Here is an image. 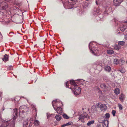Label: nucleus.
<instances>
[{
  "instance_id": "864d4df0",
  "label": "nucleus",
  "mask_w": 127,
  "mask_h": 127,
  "mask_svg": "<svg viewBox=\"0 0 127 127\" xmlns=\"http://www.w3.org/2000/svg\"><path fill=\"white\" fill-rule=\"evenodd\" d=\"M125 23H127V21H126L125 22Z\"/></svg>"
},
{
  "instance_id": "f704fd0d",
  "label": "nucleus",
  "mask_w": 127,
  "mask_h": 127,
  "mask_svg": "<svg viewBox=\"0 0 127 127\" xmlns=\"http://www.w3.org/2000/svg\"><path fill=\"white\" fill-rule=\"evenodd\" d=\"M119 60L117 59H115L114 60V64H117L118 63Z\"/></svg>"
},
{
  "instance_id": "2eb2a0df",
  "label": "nucleus",
  "mask_w": 127,
  "mask_h": 127,
  "mask_svg": "<svg viewBox=\"0 0 127 127\" xmlns=\"http://www.w3.org/2000/svg\"><path fill=\"white\" fill-rule=\"evenodd\" d=\"M104 69L106 71L109 72H110L111 70L110 67L108 65L105 66L104 67Z\"/></svg>"
},
{
  "instance_id": "ddd939ff",
  "label": "nucleus",
  "mask_w": 127,
  "mask_h": 127,
  "mask_svg": "<svg viewBox=\"0 0 127 127\" xmlns=\"http://www.w3.org/2000/svg\"><path fill=\"white\" fill-rule=\"evenodd\" d=\"M91 112L92 113H94L96 112V107L95 105L92 106L91 108Z\"/></svg>"
},
{
  "instance_id": "b1692460",
  "label": "nucleus",
  "mask_w": 127,
  "mask_h": 127,
  "mask_svg": "<svg viewBox=\"0 0 127 127\" xmlns=\"http://www.w3.org/2000/svg\"><path fill=\"white\" fill-rule=\"evenodd\" d=\"M95 10L96 11L94 12H93V14L95 15L97 14L100 12V10L98 9H95Z\"/></svg>"
},
{
  "instance_id": "9b49d317",
  "label": "nucleus",
  "mask_w": 127,
  "mask_h": 127,
  "mask_svg": "<svg viewBox=\"0 0 127 127\" xmlns=\"http://www.w3.org/2000/svg\"><path fill=\"white\" fill-rule=\"evenodd\" d=\"M108 122L107 120H104L102 124L103 127H108Z\"/></svg>"
},
{
  "instance_id": "aec40b11",
  "label": "nucleus",
  "mask_w": 127,
  "mask_h": 127,
  "mask_svg": "<svg viewBox=\"0 0 127 127\" xmlns=\"http://www.w3.org/2000/svg\"><path fill=\"white\" fill-rule=\"evenodd\" d=\"M72 122H69L68 123L64 124L61 126V127H64L66 126H68L72 124Z\"/></svg>"
},
{
  "instance_id": "09e8293b",
  "label": "nucleus",
  "mask_w": 127,
  "mask_h": 127,
  "mask_svg": "<svg viewBox=\"0 0 127 127\" xmlns=\"http://www.w3.org/2000/svg\"><path fill=\"white\" fill-rule=\"evenodd\" d=\"M15 100L16 101H18V100H16V97L15 98Z\"/></svg>"
},
{
  "instance_id": "6e6d98bb",
  "label": "nucleus",
  "mask_w": 127,
  "mask_h": 127,
  "mask_svg": "<svg viewBox=\"0 0 127 127\" xmlns=\"http://www.w3.org/2000/svg\"><path fill=\"white\" fill-rule=\"evenodd\" d=\"M70 88L71 89H72V88L71 87H70Z\"/></svg>"
},
{
  "instance_id": "13d9d810",
  "label": "nucleus",
  "mask_w": 127,
  "mask_h": 127,
  "mask_svg": "<svg viewBox=\"0 0 127 127\" xmlns=\"http://www.w3.org/2000/svg\"><path fill=\"white\" fill-rule=\"evenodd\" d=\"M0 96H1L0 95Z\"/></svg>"
},
{
  "instance_id": "412c9836",
  "label": "nucleus",
  "mask_w": 127,
  "mask_h": 127,
  "mask_svg": "<svg viewBox=\"0 0 127 127\" xmlns=\"http://www.w3.org/2000/svg\"><path fill=\"white\" fill-rule=\"evenodd\" d=\"M55 118L57 120L60 121L61 119V116L56 115L55 117Z\"/></svg>"
},
{
  "instance_id": "7ed1b4c3",
  "label": "nucleus",
  "mask_w": 127,
  "mask_h": 127,
  "mask_svg": "<svg viewBox=\"0 0 127 127\" xmlns=\"http://www.w3.org/2000/svg\"><path fill=\"white\" fill-rule=\"evenodd\" d=\"M92 42H90L89 45V47L90 51L94 55L97 56V55L96 54L98 53H99V51L98 50H95L94 48L92 47Z\"/></svg>"
},
{
  "instance_id": "e433bc0d",
  "label": "nucleus",
  "mask_w": 127,
  "mask_h": 127,
  "mask_svg": "<svg viewBox=\"0 0 127 127\" xmlns=\"http://www.w3.org/2000/svg\"><path fill=\"white\" fill-rule=\"evenodd\" d=\"M53 114H50L49 113H47V118L48 119H49V118L50 117L52 116L53 115Z\"/></svg>"
},
{
  "instance_id": "6ab92c4d",
  "label": "nucleus",
  "mask_w": 127,
  "mask_h": 127,
  "mask_svg": "<svg viewBox=\"0 0 127 127\" xmlns=\"http://www.w3.org/2000/svg\"><path fill=\"white\" fill-rule=\"evenodd\" d=\"M8 55L7 54H5L4 56V57L2 58V60L3 61H5L8 60Z\"/></svg>"
},
{
  "instance_id": "f3484780",
  "label": "nucleus",
  "mask_w": 127,
  "mask_h": 127,
  "mask_svg": "<svg viewBox=\"0 0 127 127\" xmlns=\"http://www.w3.org/2000/svg\"><path fill=\"white\" fill-rule=\"evenodd\" d=\"M70 84L73 86V87H75L76 86H77L76 83L73 80H72L70 81Z\"/></svg>"
},
{
  "instance_id": "f03ea898",
  "label": "nucleus",
  "mask_w": 127,
  "mask_h": 127,
  "mask_svg": "<svg viewBox=\"0 0 127 127\" xmlns=\"http://www.w3.org/2000/svg\"><path fill=\"white\" fill-rule=\"evenodd\" d=\"M28 108L26 106H21L19 108V113L20 114L25 113L27 114L28 113Z\"/></svg>"
},
{
  "instance_id": "9d476101",
  "label": "nucleus",
  "mask_w": 127,
  "mask_h": 127,
  "mask_svg": "<svg viewBox=\"0 0 127 127\" xmlns=\"http://www.w3.org/2000/svg\"><path fill=\"white\" fill-rule=\"evenodd\" d=\"M100 108L102 111H105L107 108V106L104 104H101Z\"/></svg>"
},
{
  "instance_id": "4c0bfd02",
  "label": "nucleus",
  "mask_w": 127,
  "mask_h": 127,
  "mask_svg": "<svg viewBox=\"0 0 127 127\" xmlns=\"http://www.w3.org/2000/svg\"><path fill=\"white\" fill-rule=\"evenodd\" d=\"M118 107H119L120 110H122L123 109V106L122 105L120 104H118Z\"/></svg>"
},
{
  "instance_id": "f257e3e1",
  "label": "nucleus",
  "mask_w": 127,
  "mask_h": 127,
  "mask_svg": "<svg viewBox=\"0 0 127 127\" xmlns=\"http://www.w3.org/2000/svg\"><path fill=\"white\" fill-rule=\"evenodd\" d=\"M14 112L13 114V119L12 121L11 124L9 126V127H14L15 120L17 117L18 110L17 108L14 109Z\"/></svg>"
},
{
  "instance_id": "37998d69",
  "label": "nucleus",
  "mask_w": 127,
  "mask_h": 127,
  "mask_svg": "<svg viewBox=\"0 0 127 127\" xmlns=\"http://www.w3.org/2000/svg\"><path fill=\"white\" fill-rule=\"evenodd\" d=\"M125 38L126 40H127V34L125 35Z\"/></svg>"
},
{
  "instance_id": "20e7f679",
  "label": "nucleus",
  "mask_w": 127,
  "mask_h": 127,
  "mask_svg": "<svg viewBox=\"0 0 127 127\" xmlns=\"http://www.w3.org/2000/svg\"><path fill=\"white\" fill-rule=\"evenodd\" d=\"M72 89L74 94L75 95H78L80 94L81 92V89L80 88L77 87V85L75 87H73Z\"/></svg>"
},
{
  "instance_id": "a878e982",
  "label": "nucleus",
  "mask_w": 127,
  "mask_h": 127,
  "mask_svg": "<svg viewBox=\"0 0 127 127\" xmlns=\"http://www.w3.org/2000/svg\"><path fill=\"white\" fill-rule=\"evenodd\" d=\"M34 124L35 125L38 126L39 124V122L38 121L36 120L34 121Z\"/></svg>"
},
{
  "instance_id": "5701e85b",
  "label": "nucleus",
  "mask_w": 127,
  "mask_h": 127,
  "mask_svg": "<svg viewBox=\"0 0 127 127\" xmlns=\"http://www.w3.org/2000/svg\"><path fill=\"white\" fill-rule=\"evenodd\" d=\"M120 91L118 88H116L114 90V93L116 95L119 94L120 93Z\"/></svg>"
},
{
  "instance_id": "603ef678",
  "label": "nucleus",
  "mask_w": 127,
  "mask_h": 127,
  "mask_svg": "<svg viewBox=\"0 0 127 127\" xmlns=\"http://www.w3.org/2000/svg\"><path fill=\"white\" fill-rule=\"evenodd\" d=\"M5 1H8V0H4Z\"/></svg>"
},
{
  "instance_id": "72a5a7b5",
  "label": "nucleus",
  "mask_w": 127,
  "mask_h": 127,
  "mask_svg": "<svg viewBox=\"0 0 127 127\" xmlns=\"http://www.w3.org/2000/svg\"><path fill=\"white\" fill-rule=\"evenodd\" d=\"M28 123L27 121H25L24 123L23 127H28Z\"/></svg>"
},
{
  "instance_id": "c03bdc74",
  "label": "nucleus",
  "mask_w": 127,
  "mask_h": 127,
  "mask_svg": "<svg viewBox=\"0 0 127 127\" xmlns=\"http://www.w3.org/2000/svg\"><path fill=\"white\" fill-rule=\"evenodd\" d=\"M119 71H120L122 73H124V72L123 71V69H122L121 70H119Z\"/></svg>"
},
{
  "instance_id": "4be33fe9",
  "label": "nucleus",
  "mask_w": 127,
  "mask_h": 127,
  "mask_svg": "<svg viewBox=\"0 0 127 127\" xmlns=\"http://www.w3.org/2000/svg\"><path fill=\"white\" fill-rule=\"evenodd\" d=\"M124 95L122 94L120 95L119 97V99L122 102H123V99L124 98Z\"/></svg>"
},
{
  "instance_id": "39448f33",
  "label": "nucleus",
  "mask_w": 127,
  "mask_h": 127,
  "mask_svg": "<svg viewBox=\"0 0 127 127\" xmlns=\"http://www.w3.org/2000/svg\"><path fill=\"white\" fill-rule=\"evenodd\" d=\"M9 121H5L0 118V127H6L8 126Z\"/></svg>"
},
{
  "instance_id": "5fc2aeb1",
  "label": "nucleus",
  "mask_w": 127,
  "mask_h": 127,
  "mask_svg": "<svg viewBox=\"0 0 127 127\" xmlns=\"http://www.w3.org/2000/svg\"><path fill=\"white\" fill-rule=\"evenodd\" d=\"M120 33V32H118V34L119 33Z\"/></svg>"
},
{
  "instance_id": "ea45409f",
  "label": "nucleus",
  "mask_w": 127,
  "mask_h": 127,
  "mask_svg": "<svg viewBox=\"0 0 127 127\" xmlns=\"http://www.w3.org/2000/svg\"><path fill=\"white\" fill-rule=\"evenodd\" d=\"M83 115L84 116V118L87 117L88 116V114L86 113H84L83 115Z\"/></svg>"
},
{
  "instance_id": "c85d7f7f",
  "label": "nucleus",
  "mask_w": 127,
  "mask_h": 127,
  "mask_svg": "<svg viewBox=\"0 0 127 127\" xmlns=\"http://www.w3.org/2000/svg\"><path fill=\"white\" fill-rule=\"evenodd\" d=\"M107 53L108 54H113V51L111 50H109L107 51Z\"/></svg>"
},
{
  "instance_id": "7c9ffc66",
  "label": "nucleus",
  "mask_w": 127,
  "mask_h": 127,
  "mask_svg": "<svg viewBox=\"0 0 127 127\" xmlns=\"http://www.w3.org/2000/svg\"><path fill=\"white\" fill-rule=\"evenodd\" d=\"M110 117V115L109 113L106 114L104 115V117L106 119H109Z\"/></svg>"
},
{
  "instance_id": "de8ad7c7",
  "label": "nucleus",
  "mask_w": 127,
  "mask_h": 127,
  "mask_svg": "<svg viewBox=\"0 0 127 127\" xmlns=\"http://www.w3.org/2000/svg\"><path fill=\"white\" fill-rule=\"evenodd\" d=\"M100 103H98V104H97V106H99V105H100Z\"/></svg>"
},
{
  "instance_id": "3c124183",
  "label": "nucleus",
  "mask_w": 127,
  "mask_h": 127,
  "mask_svg": "<svg viewBox=\"0 0 127 127\" xmlns=\"http://www.w3.org/2000/svg\"><path fill=\"white\" fill-rule=\"evenodd\" d=\"M96 4H97V1H96Z\"/></svg>"
},
{
  "instance_id": "0eeeda50",
  "label": "nucleus",
  "mask_w": 127,
  "mask_h": 127,
  "mask_svg": "<svg viewBox=\"0 0 127 127\" xmlns=\"http://www.w3.org/2000/svg\"><path fill=\"white\" fill-rule=\"evenodd\" d=\"M105 8V11L104 12V13L105 14L109 13L112 11V8L110 7V6L109 5L107 6Z\"/></svg>"
},
{
  "instance_id": "393cba45",
  "label": "nucleus",
  "mask_w": 127,
  "mask_h": 127,
  "mask_svg": "<svg viewBox=\"0 0 127 127\" xmlns=\"http://www.w3.org/2000/svg\"><path fill=\"white\" fill-rule=\"evenodd\" d=\"M101 88L103 89H106L107 88V86L106 85L104 84H102L100 85Z\"/></svg>"
},
{
  "instance_id": "8fccbe9b",
  "label": "nucleus",
  "mask_w": 127,
  "mask_h": 127,
  "mask_svg": "<svg viewBox=\"0 0 127 127\" xmlns=\"http://www.w3.org/2000/svg\"><path fill=\"white\" fill-rule=\"evenodd\" d=\"M4 110V108H3L2 109V111H3Z\"/></svg>"
},
{
  "instance_id": "4468645a",
  "label": "nucleus",
  "mask_w": 127,
  "mask_h": 127,
  "mask_svg": "<svg viewBox=\"0 0 127 127\" xmlns=\"http://www.w3.org/2000/svg\"><path fill=\"white\" fill-rule=\"evenodd\" d=\"M120 29L122 32H123L125 30L127 31V27L126 26L123 25L121 27Z\"/></svg>"
},
{
  "instance_id": "49530a36",
  "label": "nucleus",
  "mask_w": 127,
  "mask_h": 127,
  "mask_svg": "<svg viewBox=\"0 0 127 127\" xmlns=\"http://www.w3.org/2000/svg\"><path fill=\"white\" fill-rule=\"evenodd\" d=\"M64 6L66 5V3L64 4Z\"/></svg>"
},
{
  "instance_id": "a19ab883",
  "label": "nucleus",
  "mask_w": 127,
  "mask_h": 127,
  "mask_svg": "<svg viewBox=\"0 0 127 127\" xmlns=\"http://www.w3.org/2000/svg\"><path fill=\"white\" fill-rule=\"evenodd\" d=\"M8 70H12L13 69V67L12 66H9L8 68Z\"/></svg>"
},
{
  "instance_id": "473e14b6",
  "label": "nucleus",
  "mask_w": 127,
  "mask_h": 127,
  "mask_svg": "<svg viewBox=\"0 0 127 127\" xmlns=\"http://www.w3.org/2000/svg\"><path fill=\"white\" fill-rule=\"evenodd\" d=\"M63 117L65 119H68L69 118V117L65 114H64L63 115Z\"/></svg>"
},
{
  "instance_id": "4d7b16f0",
  "label": "nucleus",
  "mask_w": 127,
  "mask_h": 127,
  "mask_svg": "<svg viewBox=\"0 0 127 127\" xmlns=\"http://www.w3.org/2000/svg\"><path fill=\"white\" fill-rule=\"evenodd\" d=\"M33 107H34V106H33Z\"/></svg>"
},
{
  "instance_id": "a211bd4d",
  "label": "nucleus",
  "mask_w": 127,
  "mask_h": 127,
  "mask_svg": "<svg viewBox=\"0 0 127 127\" xmlns=\"http://www.w3.org/2000/svg\"><path fill=\"white\" fill-rule=\"evenodd\" d=\"M125 63V61L122 59H120L118 61V64L120 65L123 64Z\"/></svg>"
},
{
  "instance_id": "cd10ccee",
  "label": "nucleus",
  "mask_w": 127,
  "mask_h": 127,
  "mask_svg": "<svg viewBox=\"0 0 127 127\" xmlns=\"http://www.w3.org/2000/svg\"><path fill=\"white\" fill-rule=\"evenodd\" d=\"M95 89L96 91H97L99 93H102L101 91L99 89V88L97 87H96L95 88Z\"/></svg>"
},
{
  "instance_id": "c9c22d12",
  "label": "nucleus",
  "mask_w": 127,
  "mask_h": 127,
  "mask_svg": "<svg viewBox=\"0 0 127 127\" xmlns=\"http://www.w3.org/2000/svg\"><path fill=\"white\" fill-rule=\"evenodd\" d=\"M125 42L123 41H120L119 42L118 44V45H123L124 44Z\"/></svg>"
},
{
  "instance_id": "6e6552de",
  "label": "nucleus",
  "mask_w": 127,
  "mask_h": 127,
  "mask_svg": "<svg viewBox=\"0 0 127 127\" xmlns=\"http://www.w3.org/2000/svg\"><path fill=\"white\" fill-rule=\"evenodd\" d=\"M77 2V0H68V6H72L76 4Z\"/></svg>"
},
{
  "instance_id": "423d86ee",
  "label": "nucleus",
  "mask_w": 127,
  "mask_h": 127,
  "mask_svg": "<svg viewBox=\"0 0 127 127\" xmlns=\"http://www.w3.org/2000/svg\"><path fill=\"white\" fill-rule=\"evenodd\" d=\"M55 105L53 104V107L54 109L58 114L60 115L62 114L63 113L62 108L60 107H58L56 109V107H55Z\"/></svg>"
},
{
  "instance_id": "c756f323",
  "label": "nucleus",
  "mask_w": 127,
  "mask_h": 127,
  "mask_svg": "<svg viewBox=\"0 0 127 127\" xmlns=\"http://www.w3.org/2000/svg\"><path fill=\"white\" fill-rule=\"evenodd\" d=\"M94 120H92L91 121L87 123V125L88 126H90L92 124H94Z\"/></svg>"
},
{
  "instance_id": "2f4dec72",
  "label": "nucleus",
  "mask_w": 127,
  "mask_h": 127,
  "mask_svg": "<svg viewBox=\"0 0 127 127\" xmlns=\"http://www.w3.org/2000/svg\"><path fill=\"white\" fill-rule=\"evenodd\" d=\"M114 48L115 49L119 50L121 48V47L119 45H115L114 46Z\"/></svg>"
},
{
  "instance_id": "58836bf2",
  "label": "nucleus",
  "mask_w": 127,
  "mask_h": 127,
  "mask_svg": "<svg viewBox=\"0 0 127 127\" xmlns=\"http://www.w3.org/2000/svg\"><path fill=\"white\" fill-rule=\"evenodd\" d=\"M116 111L115 110H113L112 111V114L114 116L115 115V114L116 113Z\"/></svg>"
},
{
  "instance_id": "f8f14e48",
  "label": "nucleus",
  "mask_w": 127,
  "mask_h": 127,
  "mask_svg": "<svg viewBox=\"0 0 127 127\" xmlns=\"http://www.w3.org/2000/svg\"><path fill=\"white\" fill-rule=\"evenodd\" d=\"M60 102H59L58 101V100L57 99L55 100H54L52 102V105L53 106V104L54 105H55V107H56H56H57L58 105V104Z\"/></svg>"
},
{
  "instance_id": "a18cd8bd",
  "label": "nucleus",
  "mask_w": 127,
  "mask_h": 127,
  "mask_svg": "<svg viewBox=\"0 0 127 127\" xmlns=\"http://www.w3.org/2000/svg\"><path fill=\"white\" fill-rule=\"evenodd\" d=\"M9 34H11V35H12V34H14V33H13V32H10L9 33Z\"/></svg>"
},
{
  "instance_id": "1a4fd4ad",
  "label": "nucleus",
  "mask_w": 127,
  "mask_h": 127,
  "mask_svg": "<svg viewBox=\"0 0 127 127\" xmlns=\"http://www.w3.org/2000/svg\"><path fill=\"white\" fill-rule=\"evenodd\" d=\"M122 1V0H113V3L114 5L118 6L120 5Z\"/></svg>"
},
{
  "instance_id": "bb28decb",
  "label": "nucleus",
  "mask_w": 127,
  "mask_h": 127,
  "mask_svg": "<svg viewBox=\"0 0 127 127\" xmlns=\"http://www.w3.org/2000/svg\"><path fill=\"white\" fill-rule=\"evenodd\" d=\"M8 6L7 4L6 3H5L4 5L2 7V9L3 10H5L6 8L8 7Z\"/></svg>"
},
{
  "instance_id": "79ce46f5",
  "label": "nucleus",
  "mask_w": 127,
  "mask_h": 127,
  "mask_svg": "<svg viewBox=\"0 0 127 127\" xmlns=\"http://www.w3.org/2000/svg\"><path fill=\"white\" fill-rule=\"evenodd\" d=\"M65 85H66V87H67V88L69 87H68L69 84H68V81L67 82H66Z\"/></svg>"
},
{
  "instance_id": "dca6fc26",
  "label": "nucleus",
  "mask_w": 127,
  "mask_h": 127,
  "mask_svg": "<svg viewBox=\"0 0 127 127\" xmlns=\"http://www.w3.org/2000/svg\"><path fill=\"white\" fill-rule=\"evenodd\" d=\"M84 116L83 115H81L79 116V120L81 121L83 123L84 122Z\"/></svg>"
}]
</instances>
